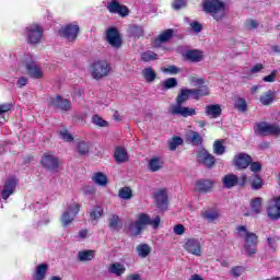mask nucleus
<instances>
[{
	"mask_svg": "<svg viewBox=\"0 0 280 280\" xmlns=\"http://www.w3.org/2000/svg\"><path fill=\"white\" fill-rule=\"evenodd\" d=\"M12 103L0 104V119L3 120V117H7L5 114L10 113V110H12Z\"/></svg>",
	"mask_w": 280,
	"mask_h": 280,
	"instance_id": "09e8293b",
	"label": "nucleus"
},
{
	"mask_svg": "<svg viewBox=\"0 0 280 280\" xmlns=\"http://www.w3.org/2000/svg\"><path fill=\"white\" fill-rule=\"evenodd\" d=\"M206 115L210 117V119H218L220 115H222V107L219 104L208 105L206 106Z\"/></svg>",
	"mask_w": 280,
	"mask_h": 280,
	"instance_id": "a878e982",
	"label": "nucleus"
},
{
	"mask_svg": "<svg viewBox=\"0 0 280 280\" xmlns=\"http://www.w3.org/2000/svg\"><path fill=\"white\" fill-rule=\"evenodd\" d=\"M188 141H190L192 145H202V136H200L198 131H190Z\"/></svg>",
	"mask_w": 280,
	"mask_h": 280,
	"instance_id": "58836bf2",
	"label": "nucleus"
},
{
	"mask_svg": "<svg viewBox=\"0 0 280 280\" xmlns=\"http://www.w3.org/2000/svg\"><path fill=\"white\" fill-rule=\"evenodd\" d=\"M118 196L122 200H130V198H132V190L130 189V187H122L119 189Z\"/></svg>",
	"mask_w": 280,
	"mask_h": 280,
	"instance_id": "37998d69",
	"label": "nucleus"
},
{
	"mask_svg": "<svg viewBox=\"0 0 280 280\" xmlns=\"http://www.w3.org/2000/svg\"><path fill=\"white\" fill-rule=\"evenodd\" d=\"M26 84H27V78L22 77V78H20V79L18 80V85H19L20 88L26 86Z\"/></svg>",
	"mask_w": 280,
	"mask_h": 280,
	"instance_id": "774afa93",
	"label": "nucleus"
},
{
	"mask_svg": "<svg viewBox=\"0 0 280 280\" xmlns=\"http://www.w3.org/2000/svg\"><path fill=\"white\" fill-rule=\"evenodd\" d=\"M40 164L45 170H49V172H54V170H58V166L60 165V160L51 154V153H45L42 158Z\"/></svg>",
	"mask_w": 280,
	"mask_h": 280,
	"instance_id": "ddd939ff",
	"label": "nucleus"
},
{
	"mask_svg": "<svg viewBox=\"0 0 280 280\" xmlns=\"http://www.w3.org/2000/svg\"><path fill=\"white\" fill-rule=\"evenodd\" d=\"M16 185H19V182L14 177L4 182L1 189L2 200H8L16 191Z\"/></svg>",
	"mask_w": 280,
	"mask_h": 280,
	"instance_id": "4468645a",
	"label": "nucleus"
},
{
	"mask_svg": "<svg viewBox=\"0 0 280 280\" xmlns=\"http://www.w3.org/2000/svg\"><path fill=\"white\" fill-rule=\"evenodd\" d=\"M192 92L194 100H200V97H205L209 95V88L207 85H202L198 89H190Z\"/></svg>",
	"mask_w": 280,
	"mask_h": 280,
	"instance_id": "f704fd0d",
	"label": "nucleus"
},
{
	"mask_svg": "<svg viewBox=\"0 0 280 280\" xmlns=\"http://www.w3.org/2000/svg\"><path fill=\"white\" fill-rule=\"evenodd\" d=\"M92 124H94V126H98L100 128H106L108 126V121L104 120L100 115H94L92 117Z\"/></svg>",
	"mask_w": 280,
	"mask_h": 280,
	"instance_id": "49530a36",
	"label": "nucleus"
},
{
	"mask_svg": "<svg viewBox=\"0 0 280 280\" xmlns=\"http://www.w3.org/2000/svg\"><path fill=\"white\" fill-rule=\"evenodd\" d=\"M186 58L190 60V62H200L205 58V55L198 49L187 50Z\"/></svg>",
	"mask_w": 280,
	"mask_h": 280,
	"instance_id": "7c9ffc66",
	"label": "nucleus"
},
{
	"mask_svg": "<svg viewBox=\"0 0 280 280\" xmlns=\"http://www.w3.org/2000/svg\"><path fill=\"white\" fill-rule=\"evenodd\" d=\"M114 159L116 163H126L128 161V151L122 147H117L114 152Z\"/></svg>",
	"mask_w": 280,
	"mask_h": 280,
	"instance_id": "c756f323",
	"label": "nucleus"
},
{
	"mask_svg": "<svg viewBox=\"0 0 280 280\" xmlns=\"http://www.w3.org/2000/svg\"><path fill=\"white\" fill-rule=\"evenodd\" d=\"M215 182L211 179H198L196 182V190L199 194H209L213 189V185Z\"/></svg>",
	"mask_w": 280,
	"mask_h": 280,
	"instance_id": "412c9836",
	"label": "nucleus"
},
{
	"mask_svg": "<svg viewBox=\"0 0 280 280\" xmlns=\"http://www.w3.org/2000/svg\"><path fill=\"white\" fill-rule=\"evenodd\" d=\"M49 271V265L40 264L35 268L33 273V280H45L47 272Z\"/></svg>",
	"mask_w": 280,
	"mask_h": 280,
	"instance_id": "b1692460",
	"label": "nucleus"
},
{
	"mask_svg": "<svg viewBox=\"0 0 280 280\" xmlns=\"http://www.w3.org/2000/svg\"><path fill=\"white\" fill-rule=\"evenodd\" d=\"M245 27L247 30H257V27H259V23H257V21H255V20H248L245 23Z\"/></svg>",
	"mask_w": 280,
	"mask_h": 280,
	"instance_id": "bf43d9fd",
	"label": "nucleus"
},
{
	"mask_svg": "<svg viewBox=\"0 0 280 280\" xmlns=\"http://www.w3.org/2000/svg\"><path fill=\"white\" fill-rule=\"evenodd\" d=\"M173 233H175V235H183L185 233V225L183 224H177L173 228Z\"/></svg>",
	"mask_w": 280,
	"mask_h": 280,
	"instance_id": "680f3d73",
	"label": "nucleus"
},
{
	"mask_svg": "<svg viewBox=\"0 0 280 280\" xmlns=\"http://www.w3.org/2000/svg\"><path fill=\"white\" fill-rule=\"evenodd\" d=\"M201 218L206 220L207 222H215L218 218H220V213L215 210H206L201 212Z\"/></svg>",
	"mask_w": 280,
	"mask_h": 280,
	"instance_id": "c9c22d12",
	"label": "nucleus"
},
{
	"mask_svg": "<svg viewBox=\"0 0 280 280\" xmlns=\"http://www.w3.org/2000/svg\"><path fill=\"white\" fill-rule=\"evenodd\" d=\"M165 161L161 156H153L149 160L148 167L150 172H159L163 170Z\"/></svg>",
	"mask_w": 280,
	"mask_h": 280,
	"instance_id": "4be33fe9",
	"label": "nucleus"
},
{
	"mask_svg": "<svg viewBox=\"0 0 280 280\" xmlns=\"http://www.w3.org/2000/svg\"><path fill=\"white\" fill-rule=\"evenodd\" d=\"M92 180H94L96 185H100V187H106V185H108V177H106L104 173H95Z\"/></svg>",
	"mask_w": 280,
	"mask_h": 280,
	"instance_id": "e433bc0d",
	"label": "nucleus"
},
{
	"mask_svg": "<svg viewBox=\"0 0 280 280\" xmlns=\"http://www.w3.org/2000/svg\"><path fill=\"white\" fill-rule=\"evenodd\" d=\"M163 86L166 90L174 89L178 86V81L176 80V78H168L163 81Z\"/></svg>",
	"mask_w": 280,
	"mask_h": 280,
	"instance_id": "8fccbe9b",
	"label": "nucleus"
},
{
	"mask_svg": "<svg viewBox=\"0 0 280 280\" xmlns=\"http://www.w3.org/2000/svg\"><path fill=\"white\" fill-rule=\"evenodd\" d=\"M277 75V71H273L271 74L264 77V82H275V78Z\"/></svg>",
	"mask_w": 280,
	"mask_h": 280,
	"instance_id": "338daca9",
	"label": "nucleus"
},
{
	"mask_svg": "<svg viewBox=\"0 0 280 280\" xmlns=\"http://www.w3.org/2000/svg\"><path fill=\"white\" fill-rule=\"evenodd\" d=\"M80 213V205L73 202L70 203L66 211L61 214V224L62 226H69L73 220H75V217Z\"/></svg>",
	"mask_w": 280,
	"mask_h": 280,
	"instance_id": "1a4fd4ad",
	"label": "nucleus"
},
{
	"mask_svg": "<svg viewBox=\"0 0 280 280\" xmlns=\"http://www.w3.org/2000/svg\"><path fill=\"white\" fill-rule=\"evenodd\" d=\"M249 185H250L252 189L257 191L264 187V179H261V176L254 174L249 178Z\"/></svg>",
	"mask_w": 280,
	"mask_h": 280,
	"instance_id": "72a5a7b5",
	"label": "nucleus"
},
{
	"mask_svg": "<svg viewBox=\"0 0 280 280\" xmlns=\"http://www.w3.org/2000/svg\"><path fill=\"white\" fill-rule=\"evenodd\" d=\"M213 152L214 154H218L219 156H222L226 152V148L222 145V141L215 140L213 143Z\"/></svg>",
	"mask_w": 280,
	"mask_h": 280,
	"instance_id": "c03bdc74",
	"label": "nucleus"
},
{
	"mask_svg": "<svg viewBox=\"0 0 280 280\" xmlns=\"http://www.w3.org/2000/svg\"><path fill=\"white\" fill-rule=\"evenodd\" d=\"M238 180L240 178L236 175L228 174L222 178L223 187H225V189H233Z\"/></svg>",
	"mask_w": 280,
	"mask_h": 280,
	"instance_id": "c85d7f7f",
	"label": "nucleus"
},
{
	"mask_svg": "<svg viewBox=\"0 0 280 280\" xmlns=\"http://www.w3.org/2000/svg\"><path fill=\"white\" fill-rule=\"evenodd\" d=\"M277 242H279L278 236L267 237V244H268L270 250H272V252L277 250Z\"/></svg>",
	"mask_w": 280,
	"mask_h": 280,
	"instance_id": "6e6d98bb",
	"label": "nucleus"
},
{
	"mask_svg": "<svg viewBox=\"0 0 280 280\" xmlns=\"http://www.w3.org/2000/svg\"><path fill=\"white\" fill-rule=\"evenodd\" d=\"M183 248L186 253H189V255L202 257V243H200L198 238H186Z\"/></svg>",
	"mask_w": 280,
	"mask_h": 280,
	"instance_id": "6e6552de",
	"label": "nucleus"
},
{
	"mask_svg": "<svg viewBox=\"0 0 280 280\" xmlns=\"http://www.w3.org/2000/svg\"><path fill=\"white\" fill-rule=\"evenodd\" d=\"M236 233L241 240H244L245 255H247V257L257 255V244H259L257 234L248 232V229H246L245 225L237 226Z\"/></svg>",
	"mask_w": 280,
	"mask_h": 280,
	"instance_id": "7ed1b4c3",
	"label": "nucleus"
},
{
	"mask_svg": "<svg viewBox=\"0 0 280 280\" xmlns=\"http://www.w3.org/2000/svg\"><path fill=\"white\" fill-rule=\"evenodd\" d=\"M275 97L276 93L269 90L259 97V102L262 106H270L275 102Z\"/></svg>",
	"mask_w": 280,
	"mask_h": 280,
	"instance_id": "2f4dec72",
	"label": "nucleus"
},
{
	"mask_svg": "<svg viewBox=\"0 0 280 280\" xmlns=\"http://www.w3.org/2000/svg\"><path fill=\"white\" fill-rule=\"evenodd\" d=\"M162 71L163 73H170L171 75H176V73H180V68L174 65H171V66H167L166 68H163Z\"/></svg>",
	"mask_w": 280,
	"mask_h": 280,
	"instance_id": "864d4df0",
	"label": "nucleus"
},
{
	"mask_svg": "<svg viewBox=\"0 0 280 280\" xmlns=\"http://www.w3.org/2000/svg\"><path fill=\"white\" fill-rule=\"evenodd\" d=\"M191 89H182L176 97V104L171 105L168 113L171 115H180V117H194L196 109L191 107H183L185 102L189 100V95H194Z\"/></svg>",
	"mask_w": 280,
	"mask_h": 280,
	"instance_id": "f257e3e1",
	"label": "nucleus"
},
{
	"mask_svg": "<svg viewBox=\"0 0 280 280\" xmlns=\"http://www.w3.org/2000/svg\"><path fill=\"white\" fill-rule=\"evenodd\" d=\"M107 10L110 14H119V16H128L129 10L128 7L122 5L117 0H113L107 4Z\"/></svg>",
	"mask_w": 280,
	"mask_h": 280,
	"instance_id": "f3484780",
	"label": "nucleus"
},
{
	"mask_svg": "<svg viewBox=\"0 0 280 280\" xmlns=\"http://www.w3.org/2000/svg\"><path fill=\"white\" fill-rule=\"evenodd\" d=\"M141 60L143 62H151L152 60H159V55L152 50H148L141 54Z\"/></svg>",
	"mask_w": 280,
	"mask_h": 280,
	"instance_id": "ea45409f",
	"label": "nucleus"
},
{
	"mask_svg": "<svg viewBox=\"0 0 280 280\" xmlns=\"http://www.w3.org/2000/svg\"><path fill=\"white\" fill-rule=\"evenodd\" d=\"M141 75L148 84H152V82H154V80H156V72L154 71V69L152 67L144 68L141 71Z\"/></svg>",
	"mask_w": 280,
	"mask_h": 280,
	"instance_id": "cd10ccee",
	"label": "nucleus"
},
{
	"mask_svg": "<svg viewBox=\"0 0 280 280\" xmlns=\"http://www.w3.org/2000/svg\"><path fill=\"white\" fill-rule=\"evenodd\" d=\"M59 34L62 38L69 40V43H73L78 39V35L80 34V26L77 23L67 24L63 27H61Z\"/></svg>",
	"mask_w": 280,
	"mask_h": 280,
	"instance_id": "9d476101",
	"label": "nucleus"
},
{
	"mask_svg": "<svg viewBox=\"0 0 280 280\" xmlns=\"http://www.w3.org/2000/svg\"><path fill=\"white\" fill-rule=\"evenodd\" d=\"M136 253L142 259H145V257H148V255H150L152 253V247H150V245L143 243L136 247Z\"/></svg>",
	"mask_w": 280,
	"mask_h": 280,
	"instance_id": "473e14b6",
	"label": "nucleus"
},
{
	"mask_svg": "<svg viewBox=\"0 0 280 280\" xmlns=\"http://www.w3.org/2000/svg\"><path fill=\"white\" fill-rule=\"evenodd\" d=\"M174 36V31L172 28H168L164 32H162L158 38L153 42V47H161L163 43H167V40L172 39Z\"/></svg>",
	"mask_w": 280,
	"mask_h": 280,
	"instance_id": "5701e85b",
	"label": "nucleus"
},
{
	"mask_svg": "<svg viewBox=\"0 0 280 280\" xmlns=\"http://www.w3.org/2000/svg\"><path fill=\"white\" fill-rule=\"evenodd\" d=\"M109 275H115L116 277H121L126 273V266L121 262H113L107 268Z\"/></svg>",
	"mask_w": 280,
	"mask_h": 280,
	"instance_id": "393cba45",
	"label": "nucleus"
},
{
	"mask_svg": "<svg viewBox=\"0 0 280 280\" xmlns=\"http://www.w3.org/2000/svg\"><path fill=\"white\" fill-rule=\"evenodd\" d=\"M22 62L25 66L28 75L34 78V80H40L45 75L43 68L36 65V60L32 55L24 56Z\"/></svg>",
	"mask_w": 280,
	"mask_h": 280,
	"instance_id": "0eeeda50",
	"label": "nucleus"
},
{
	"mask_svg": "<svg viewBox=\"0 0 280 280\" xmlns=\"http://www.w3.org/2000/svg\"><path fill=\"white\" fill-rule=\"evenodd\" d=\"M86 237H89V230H80L77 235V240L82 242V240H86Z\"/></svg>",
	"mask_w": 280,
	"mask_h": 280,
	"instance_id": "e2e57ef3",
	"label": "nucleus"
},
{
	"mask_svg": "<svg viewBox=\"0 0 280 280\" xmlns=\"http://www.w3.org/2000/svg\"><path fill=\"white\" fill-rule=\"evenodd\" d=\"M249 170L254 174H259V172H261V162H250Z\"/></svg>",
	"mask_w": 280,
	"mask_h": 280,
	"instance_id": "4d7b16f0",
	"label": "nucleus"
},
{
	"mask_svg": "<svg viewBox=\"0 0 280 280\" xmlns=\"http://www.w3.org/2000/svg\"><path fill=\"white\" fill-rule=\"evenodd\" d=\"M77 150L81 155L89 154V143L85 141H79L77 144Z\"/></svg>",
	"mask_w": 280,
	"mask_h": 280,
	"instance_id": "3c124183",
	"label": "nucleus"
},
{
	"mask_svg": "<svg viewBox=\"0 0 280 280\" xmlns=\"http://www.w3.org/2000/svg\"><path fill=\"white\" fill-rule=\"evenodd\" d=\"M106 40L110 47H114V49H119V47H121V37L119 36V31H117V28L112 27L106 31Z\"/></svg>",
	"mask_w": 280,
	"mask_h": 280,
	"instance_id": "2eb2a0df",
	"label": "nucleus"
},
{
	"mask_svg": "<svg viewBox=\"0 0 280 280\" xmlns=\"http://www.w3.org/2000/svg\"><path fill=\"white\" fill-rule=\"evenodd\" d=\"M50 106L59 108L60 110H71V102L67 98H62L61 96L50 98Z\"/></svg>",
	"mask_w": 280,
	"mask_h": 280,
	"instance_id": "aec40b11",
	"label": "nucleus"
},
{
	"mask_svg": "<svg viewBox=\"0 0 280 280\" xmlns=\"http://www.w3.org/2000/svg\"><path fill=\"white\" fill-rule=\"evenodd\" d=\"M119 224H120V221H119V217H118V215H113V217L109 219V226H110V229H113L114 231L119 230Z\"/></svg>",
	"mask_w": 280,
	"mask_h": 280,
	"instance_id": "5fc2aeb1",
	"label": "nucleus"
},
{
	"mask_svg": "<svg viewBox=\"0 0 280 280\" xmlns=\"http://www.w3.org/2000/svg\"><path fill=\"white\" fill-rule=\"evenodd\" d=\"M102 215H104V208H102L101 206H95L90 212L91 220H100Z\"/></svg>",
	"mask_w": 280,
	"mask_h": 280,
	"instance_id": "79ce46f5",
	"label": "nucleus"
},
{
	"mask_svg": "<svg viewBox=\"0 0 280 280\" xmlns=\"http://www.w3.org/2000/svg\"><path fill=\"white\" fill-rule=\"evenodd\" d=\"M187 5V2L185 0H174L173 8L174 10H180L182 8H185Z\"/></svg>",
	"mask_w": 280,
	"mask_h": 280,
	"instance_id": "052dcab7",
	"label": "nucleus"
},
{
	"mask_svg": "<svg viewBox=\"0 0 280 280\" xmlns=\"http://www.w3.org/2000/svg\"><path fill=\"white\" fill-rule=\"evenodd\" d=\"M197 161L209 168L215 165V156L211 155L205 148L197 149Z\"/></svg>",
	"mask_w": 280,
	"mask_h": 280,
	"instance_id": "f8f14e48",
	"label": "nucleus"
},
{
	"mask_svg": "<svg viewBox=\"0 0 280 280\" xmlns=\"http://www.w3.org/2000/svg\"><path fill=\"white\" fill-rule=\"evenodd\" d=\"M257 132L258 135H272L273 137H279L280 127L277 124H268L266 121L257 124Z\"/></svg>",
	"mask_w": 280,
	"mask_h": 280,
	"instance_id": "9b49d317",
	"label": "nucleus"
},
{
	"mask_svg": "<svg viewBox=\"0 0 280 280\" xmlns=\"http://www.w3.org/2000/svg\"><path fill=\"white\" fill-rule=\"evenodd\" d=\"M178 145H183V138L180 137H174L171 141H168V148L171 151L176 150Z\"/></svg>",
	"mask_w": 280,
	"mask_h": 280,
	"instance_id": "de8ad7c7",
	"label": "nucleus"
},
{
	"mask_svg": "<svg viewBox=\"0 0 280 280\" xmlns=\"http://www.w3.org/2000/svg\"><path fill=\"white\" fill-rule=\"evenodd\" d=\"M252 211L254 213H261V198L256 197L250 202Z\"/></svg>",
	"mask_w": 280,
	"mask_h": 280,
	"instance_id": "a18cd8bd",
	"label": "nucleus"
},
{
	"mask_svg": "<svg viewBox=\"0 0 280 280\" xmlns=\"http://www.w3.org/2000/svg\"><path fill=\"white\" fill-rule=\"evenodd\" d=\"M78 261H93L95 259V250L93 249H84L78 252L77 255Z\"/></svg>",
	"mask_w": 280,
	"mask_h": 280,
	"instance_id": "bb28decb",
	"label": "nucleus"
},
{
	"mask_svg": "<svg viewBox=\"0 0 280 280\" xmlns=\"http://www.w3.org/2000/svg\"><path fill=\"white\" fill-rule=\"evenodd\" d=\"M202 10L210 14L214 21H222L226 14V4L220 0H203Z\"/></svg>",
	"mask_w": 280,
	"mask_h": 280,
	"instance_id": "20e7f679",
	"label": "nucleus"
},
{
	"mask_svg": "<svg viewBox=\"0 0 280 280\" xmlns=\"http://www.w3.org/2000/svg\"><path fill=\"white\" fill-rule=\"evenodd\" d=\"M154 200L158 209L160 211H167V190L165 189H159L158 191L154 192Z\"/></svg>",
	"mask_w": 280,
	"mask_h": 280,
	"instance_id": "dca6fc26",
	"label": "nucleus"
},
{
	"mask_svg": "<svg viewBox=\"0 0 280 280\" xmlns=\"http://www.w3.org/2000/svg\"><path fill=\"white\" fill-rule=\"evenodd\" d=\"M113 71V66L107 60H96L90 66V73L93 80L108 78Z\"/></svg>",
	"mask_w": 280,
	"mask_h": 280,
	"instance_id": "39448f33",
	"label": "nucleus"
},
{
	"mask_svg": "<svg viewBox=\"0 0 280 280\" xmlns=\"http://www.w3.org/2000/svg\"><path fill=\"white\" fill-rule=\"evenodd\" d=\"M234 107L240 113H246V109L248 108V104H246L245 98L237 96L234 102Z\"/></svg>",
	"mask_w": 280,
	"mask_h": 280,
	"instance_id": "4c0bfd02",
	"label": "nucleus"
},
{
	"mask_svg": "<svg viewBox=\"0 0 280 280\" xmlns=\"http://www.w3.org/2000/svg\"><path fill=\"white\" fill-rule=\"evenodd\" d=\"M59 137H61V139L63 141H67L68 143H71V141H73V136L67 129L60 130L59 131Z\"/></svg>",
	"mask_w": 280,
	"mask_h": 280,
	"instance_id": "603ef678",
	"label": "nucleus"
},
{
	"mask_svg": "<svg viewBox=\"0 0 280 280\" xmlns=\"http://www.w3.org/2000/svg\"><path fill=\"white\" fill-rule=\"evenodd\" d=\"M262 69H264V65L257 63V65L252 67V69L249 70V73L252 75H254L255 73H259V71H261Z\"/></svg>",
	"mask_w": 280,
	"mask_h": 280,
	"instance_id": "0e129e2a",
	"label": "nucleus"
},
{
	"mask_svg": "<svg viewBox=\"0 0 280 280\" xmlns=\"http://www.w3.org/2000/svg\"><path fill=\"white\" fill-rule=\"evenodd\" d=\"M233 277H242V273L244 272V268L242 267H234L231 270Z\"/></svg>",
	"mask_w": 280,
	"mask_h": 280,
	"instance_id": "69168bd1",
	"label": "nucleus"
},
{
	"mask_svg": "<svg viewBox=\"0 0 280 280\" xmlns=\"http://www.w3.org/2000/svg\"><path fill=\"white\" fill-rule=\"evenodd\" d=\"M161 224V217L156 215L153 219L148 213H139L137 220L129 225V231L132 235H141V231L147 226L159 229Z\"/></svg>",
	"mask_w": 280,
	"mask_h": 280,
	"instance_id": "f03ea898",
	"label": "nucleus"
},
{
	"mask_svg": "<svg viewBox=\"0 0 280 280\" xmlns=\"http://www.w3.org/2000/svg\"><path fill=\"white\" fill-rule=\"evenodd\" d=\"M271 202L273 205L268 206L267 215L271 220H279L280 218V197H275Z\"/></svg>",
	"mask_w": 280,
	"mask_h": 280,
	"instance_id": "6ab92c4d",
	"label": "nucleus"
},
{
	"mask_svg": "<svg viewBox=\"0 0 280 280\" xmlns=\"http://www.w3.org/2000/svg\"><path fill=\"white\" fill-rule=\"evenodd\" d=\"M24 36L28 45H38L43 40L44 30L38 24H31L25 27Z\"/></svg>",
	"mask_w": 280,
	"mask_h": 280,
	"instance_id": "423d86ee",
	"label": "nucleus"
},
{
	"mask_svg": "<svg viewBox=\"0 0 280 280\" xmlns=\"http://www.w3.org/2000/svg\"><path fill=\"white\" fill-rule=\"evenodd\" d=\"M129 34L130 36H133V38H141V36L144 34L143 27L139 25H132L129 27Z\"/></svg>",
	"mask_w": 280,
	"mask_h": 280,
	"instance_id": "a19ab883",
	"label": "nucleus"
},
{
	"mask_svg": "<svg viewBox=\"0 0 280 280\" xmlns=\"http://www.w3.org/2000/svg\"><path fill=\"white\" fill-rule=\"evenodd\" d=\"M190 27L191 31L195 32V34H200V32H202V25L198 22H191Z\"/></svg>",
	"mask_w": 280,
	"mask_h": 280,
	"instance_id": "13d9d810",
	"label": "nucleus"
},
{
	"mask_svg": "<svg viewBox=\"0 0 280 280\" xmlns=\"http://www.w3.org/2000/svg\"><path fill=\"white\" fill-rule=\"evenodd\" d=\"M253 163V158L246 153H238L234 156V165L238 170H246Z\"/></svg>",
	"mask_w": 280,
	"mask_h": 280,
	"instance_id": "a211bd4d",
	"label": "nucleus"
}]
</instances>
